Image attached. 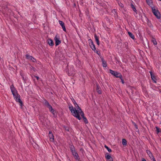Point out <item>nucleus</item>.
Segmentation results:
<instances>
[{"label":"nucleus","instance_id":"nucleus-1","mask_svg":"<svg viewBox=\"0 0 161 161\" xmlns=\"http://www.w3.org/2000/svg\"><path fill=\"white\" fill-rule=\"evenodd\" d=\"M74 105L75 108H74L72 105H69V109L72 113L74 116L76 117L78 119L80 120L81 119V118L80 116V113L82 111L76 103L74 104Z\"/></svg>","mask_w":161,"mask_h":161},{"label":"nucleus","instance_id":"nucleus-2","mask_svg":"<svg viewBox=\"0 0 161 161\" xmlns=\"http://www.w3.org/2000/svg\"><path fill=\"white\" fill-rule=\"evenodd\" d=\"M10 89L14 99L16 102L19 103L20 105L21 106L22 105V102L20 98V96L18 94L17 91L15 89L13 86H10Z\"/></svg>","mask_w":161,"mask_h":161},{"label":"nucleus","instance_id":"nucleus-3","mask_svg":"<svg viewBox=\"0 0 161 161\" xmlns=\"http://www.w3.org/2000/svg\"><path fill=\"white\" fill-rule=\"evenodd\" d=\"M70 148L71 152L72 153L73 155L75 157L76 160H79V158L78 153L76 152L75 151V148L73 146L71 145L70 146Z\"/></svg>","mask_w":161,"mask_h":161},{"label":"nucleus","instance_id":"nucleus-4","mask_svg":"<svg viewBox=\"0 0 161 161\" xmlns=\"http://www.w3.org/2000/svg\"><path fill=\"white\" fill-rule=\"evenodd\" d=\"M110 73L113 75L116 78H121V74L118 72L113 70L111 69H109Z\"/></svg>","mask_w":161,"mask_h":161},{"label":"nucleus","instance_id":"nucleus-5","mask_svg":"<svg viewBox=\"0 0 161 161\" xmlns=\"http://www.w3.org/2000/svg\"><path fill=\"white\" fill-rule=\"evenodd\" d=\"M45 104L46 107L48 108L50 111L53 114V115L55 116V111L52 108V106L49 104V103L47 101H46L45 103Z\"/></svg>","mask_w":161,"mask_h":161},{"label":"nucleus","instance_id":"nucleus-6","mask_svg":"<svg viewBox=\"0 0 161 161\" xmlns=\"http://www.w3.org/2000/svg\"><path fill=\"white\" fill-rule=\"evenodd\" d=\"M45 104L46 107L48 108L50 111L53 114V115L55 116V111L52 108V106L49 104V103L47 101H46L45 103Z\"/></svg>","mask_w":161,"mask_h":161},{"label":"nucleus","instance_id":"nucleus-7","mask_svg":"<svg viewBox=\"0 0 161 161\" xmlns=\"http://www.w3.org/2000/svg\"><path fill=\"white\" fill-rule=\"evenodd\" d=\"M152 9L153 13L158 19H160V15L158 11L154 7H152Z\"/></svg>","mask_w":161,"mask_h":161},{"label":"nucleus","instance_id":"nucleus-8","mask_svg":"<svg viewBox=\"0 0 161 161\" xmlns=\"http://www.w3.org/2000/svg\"><path fill=\"white\" fill-rule=\"evenodd\" d=\"M75 74L74 68V67H72L68 71V74L69 76H74Z\"/></svg>","mask_w":161,"mask_h":161},{"label":"nucleus","instance_id":"nucleus-9","mask_svg":"<svg viewBox=\"0 0 161 161\" xmlns=\"http://www.w3.org/2000/svg\"><path fill=\"white\" fill-rule=\"evenodd\" d=\"M54 40L55 41L56 46H58L61 43V41L60 40L59 37L57 35H56L55 37L54 38Z\"/></svg>","mask_w":161,"mask_h":161},{"label":"nucleus","instance_id":"nucleus-10","mask_svg":"<svg viewBox=\"0 0 161 161\" xmlns=\"http://www.w3.org/2000/svg\"><path fill=\"white\" fill-rule=\"evenodd\" d=\"M146 152L147 154L149 155L150 158L153 160V161H155V158H154L153 154L151 152L148 150H146Z\"/></svg>","mask_w":161,"mask_h":161},{"label":"nucleus","instance_id":"nucleus-11","mask_svg":"<svg viewBox=\"0 0 161 161\" xmlns=\"http://www.w3.org/2000/svg\"><path fill=\"white\" fill-rule=\"evenodd\" d=\"M48 136L51 141L53 142L54 140L53 136L51 131H49Z\"/></svg>","mask_w":161,"mask_h":161},{"label":"nucleus","instance_id":"nucleus-12","mask_svg":"<svg viewBox=\"0 0 161 161\" xmlns=\"http://www.w3.org/2000/svg\"><path fill=\"white\" fill-rule=\"evenodd\" d=\"M100 58L101 59V61L102 62V65L103 67H106L107 66V64L105 60H104L102 56H100Z\"/></svg>","mask_w":161,"mask_h":161},{"label":"nucleus","instance_id":"nucleus-13","mask_svg":"<svg viewBox=\"0 0 161 161\" xmlns=\"http://www.w3.org/2000/svg\"><path fill=\"white\" fill-rule=\"evenodd\" d=\"M105 158L108 161H112V158L108 153H107L106 154Z\"/></svg>","mask_w":161,"mask_h":161},{"label":"nucleus","instance_id":"nucleus-14","mask_svg":"<svg viewBox=\"0 0 161 161\" xmlns=\"http://www.w3.org/2000/svg\"><path fill=\"white\" fill-rule=\"evenodd\" d=\"M80 115L83 118L84 120L86 123H88L87 119L84 117V114L83 112L80 113Z\"/></svg>","mask_w":161,"mask_h":161},{"label":"nucleus","instance_id":"nucleus-15","mask_svg":"<svg viewBox=\"0 0 161 161\" xmlns=\"http://www.w3.org/2000/svg\"><path fill=\"white\" fill-rule=\"evenodd\" d=\"M47 42L50 46H53L54 45L53 42L51 39H48L47 40Z\"/></svg>","mask_w":161,"mask_h":161},{"label":"nucleus","instance_id":"nucleus-16","mask_svg":"<svg viewBox=\"0 0 161 161\" xmlns=\"http://www.w3.org/2000/svg\"><path fill=\"white\" fill-rule=\"evenodd\" d=\"M149 73L150 74L151 78L152 80L153 81H154L155 83H156V81L155 80V77L154 74L153 73L152 71H149Z\"/></svg>","mask_w":161,"mask_h":161},{"label":"nucleus","instance_id":"nucleus-17","mask_svg":"<svg viewBox=\"0 0 161 161\" xmlns=\"http://www.w3.org/2000/svg\"><path fill=\"white\" fill-rule=\"evenodd\" d=\"M94 37L96 42H97V45H99V41L98 37L96 35H94Z\"/></svg>","mask_w":161,"mask_h":161},{"label":"nucleus","instance_id":"nucleus-18","mask_svg":"<svg viewBox=\"0 0 161 161\" xmlns=\"http://www.w3.org/2000/svg\"><path fill=\"white\" fill-rule=\"evenodd\" d=\"M146 2L147 4L149 6H152V0H146Z\"/></svg>","mask_w":161,"mask_h":161},{"label":"nucleus","instance_id":"nucleus-19","mask_svg":"<svg viewBox=\"0 0 161 161\" xmlns=\"http://www.w3.org/2000/svg\"><path fill=\"white\" fill-rule=\"evenodd\" d=\"M151 42L155 45L157 44V42L155 38H153L151 39Z\"/></svg>","mask_w":161,"mask_h":161},{"label":"nucleus","instance_id":"nucleus-20","mask_svg":"<svg viewBox=\"0 0 161 161\" xmlns=\"http://www.w3.org/2000/svg\"><path fill=\"white\" fill-rule=\"evenodd\" d=\"M122 143L124 146H126L127 145V141L125 139H123L122 140Z\"/></svg>","mask_w":161,"mask_h":161},{"label":"nucleus","instance_id":"nucleus-21","mask_svg":"<svg viewBox=\"0 0 161 161\" xmlns=\"http://www.w3.org/2000/svg\"><path fill=\"white\" fill-rule=\"evenodd\" d=\"M128 33L129 36L131 37V38H132L133 39H134V38H135L134 36L132 33H131L130 32H128Z\"/></svg>","mask_w":161,"mask_h":161},{"label":"nucleus","instance_id":"nucleus-22","mask_svg":"<svg viewBox=\"0 0 161 161\" xmlns=\"http://www.w3.org/2000/svg\"><path fill=\"white\" fill-rule=\"evenodd\" d=\"M91 44L90 45L92 49L93 50H94L95 49V46L93 44L92 42H91V43H90Z\"/></svg>","mask_w":161,"mask_h":161},{"label":"nucleus","instance_id":"nucleus-23","mask_svg":"<svg viewBox=\"0 0 161 161\" xmlns=\"http://www.w3.org/2000/svg\"><path fill=\"white\" fill-rule=\"evenodd\" d=\"M32 56H31L28 54H26V58L28 59H29V60H31V58H32Z\"/></svg>","mask_w":161,"mask_h":161},{"label":"nucleus","instance_id":"nucleus-24","mask_svg":"<svg viewBox=\"0 0 161 161\" xmlns=\"http://www.w3.org/2000/svg\"><path fill=\"white\" fill-rule=\"evenodd\" d=\"M104 147H105V148H106L107 149V150H108V151L109 152H111V151H112L111 150L110 148H109L108 146H107L106 145H105Z\"/></svg>","mask_w":161,"mask_h":161},{"label":"nucleus","instance_id":"nucleus-25","mask_svg":"<svg viewBox=\"0 0 161 161\" xmlns=\"http://www.w3.org/2000/svg\"><path fill=\"white\" fill-rule=\"evenodd\" d=\"M59 24L61 25V26L62 27L64 26V23L63 21L59 20Z\"/></svg>","mask_w":161,"mask_h":161},{"label":"nucleus","instance_id":"nucleus-26","mask_svg":"<svg viewBox=\"0 0 161 161\" xmlns=\"http://www.w3.org/2000/svg\"><path fill=\"white\" fill-rule=\"evenodd\" d=\"M31 60L33 62H36V60L34 58H33L32 57L31 59Z\"/></svg>","mask_w":161,"mask_h":161},{"label":"nucleus","instance_id":"nucleus-27","mask_svg":"<svg viewBox=\"0 0 161 161\" xmlns=\"http://www.w3.org/2000/svg\"><path fill=\"white\" fill-rule=\"evenodd\" d=\"M156 131L158 133L159 132H160L159 129L158 127H156Z\"/></svg>","mask_w":161,"mask_h":161},{"label":"nucleus","instance_id":"nucleus-28","mask_svg":"<svg viewBox=\"0 0 161 161\" xmlns=\"http://www.w3.org/2000/svg\"><path fill=\"white\" fill-rule=\"evenodd\" d=\"M120 79L121 80V81L122 82V84H124V81L122 79V75H121V78H120Z\"/></svg>","mask_w":161,"mask_h":161},{"label":"nucleus","instance_id":"nucleus-29","mask_svg":"<svg viewBox=\"0 0 161 161\" xmlns=\"http://www.w3.org/2000/svg\"><path fill=\"white\" fill-rule=\"evenodd\" d=\"M72 101L74 104H75L76 103L75 100L74 99H72Z\"/></svg>","mask_w":161,"mask_h":161},{"label":"nucleus","instance_id":"nucleus-30","mask_svg":"<svg viewBox=\"0 0 161 161\" xmlns=\"http://www.w3.org/2000/svg\"><path fill=\"white\" fill-rule=\"evenodd\" d=\"M62 28H63V30L64 31H66V28H65V26H63V27H62Z\"/></svg>","mask_w":161,"mask_h":161},{"label":"nucleus","instance_id":"nucleus-31","mask_svg":"<svg viewBox=\"0 0 161 161\" xmlns=\"http://www.w3.org/2000/svg\"><path fill=\"white\" fill-rule=\"evenodd\" d=\"M133 10L134 11H135L136 10V9L134 7H133Z\"/></svg>","mask_w":161,"mask_h":161},{"label":"nucleus","instance_id":"nucleus-32","mask_svg":"<svg viewBox=\"0 0 161 161\" xmlns=\"http://www.w3.org/2000/svg\"><path fill=\"white\" fill-rule=\"evenodd\" d=\"M96 51V53H97L98 54H99V51Z\"/></svg>","mask_w":161,"mask_h":161},{"label":"nucleus","instance_id":"nucleus-33","mask_svg":"<svg viewBox=\"0 0 161 161\" xmlns=\"http://www.w3.org/2000/svg\"><path fill=\"white\" fill-rule=\"evenodd\" d=\"M142 161H146V160L144 158H142Z\"/></svg>","mask_w":161,"mask_h":161},{"label":"nucleus","instance_id":"nucleus-34","mask_svg":"<svg viewBox=\"0 0 161 161\" xmlns=\"http://www.w3.org/2000/svg\"><path fill=\"white\" fill-rule=\"evenodd\" d=\"M36 79H37V80H38L39 79V77H38V76H36Z\"/></svg>","mask_w":161,"mask_h":161},{"label":"nucleus","instance_id":"nucleus-35","mask_svg":"<svg viewBox=\"0 0 161 161\" xmlns=\"http://www.w3.org/2000/svg\"><path fill=\"white\" fill-rule=\"evenodd\" d=\"M135 127H136L137 128V126L136 125V124H135Z\"/></svg>","mask_w":161,"mask_h":161},{"label":"nucleus","instance_id":"nucleus-36","mask_svg":"<svg viewBox=\"0 0 161 161\" xmlns=\"http://www.w3.org/2000/svg\"><path fill=\"white\" fill-rule=\"evenodd\" d=\"M155 161H156L155 160Z\"/></svg>","mask_w":161,"mask_h":161}]
</instances>
